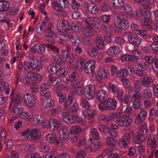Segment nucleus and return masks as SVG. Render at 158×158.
<instances>
[{
	"label": "nucleus",
	"mask_w": 158,
	"mask_h": 158,
	"mask_svg": "<svg viewBox=\"0 0 158 158\" xmlns=\"http://www.w3.org/2000/svg\"><path fill=\"white\" fill-rule=\"evenodd\" d=\"M54 26L53 24L51 23L48 25L46 28H45L44 29L45 31L46 40L51 43H55L56 41L55 39L56 38V35L52 31V29L54 28Z\"/></svg>",
	"instance_id": "f257e3e1"
},
{
	"label": "nucleus",
	"mask_w": 158,
	"mask_h": 158,
	"mask_svg": "<svg viewBox=\"0 0 158 158\" xmlns=\"http://www.w3.org/2000/svg\"><path fill=\"white\" fill-rule=\"evenodd\" d=\"M116 22L119 26L120 27L124 30H127L129 27L127 17L123 13H120L118 14Z\"/></svg>",
	"instance_id": "f03ea898"
},
{
	"label": "nucleus",
	"mask_w": 158,
	"mask_h": 158,
	"mask_svg": "<svg viewBox=\"0 0 158 158\" xmlns=\"http://www.w3.org/2000/svg\"><path fill=\"white\" fill-rule=\"evenodd\" d=\"M83 21L87 24L91 26L95 30H100L101 29V25L100 24V20L97 17H88L83 18Z\"/></svg>",
	"instance_id": "7ed1b4c3"
},
{
	"label": "nucleus",
	"mask_w": 158,
	"mask_h": 158,
	"mask_svg": "<svg viewBox=\"0 0 158 158\" xmlns=\"http://www.w3.org/2000/svg\"><path fill=\"white\" fill-rule=\"evenodd\" d=\"M131 122V118L127 115L120 116L116 120V123L118 125L123 127H127Z\"/></svg>",
	"instance_id": "20e7f679"
},
{
	"label": "nucleus",
	"mask_w": 158,
	"mask_h": 158,
	"mask_svg": "<svg viewBox=\"0 0 158 158\" xmlns=\"http://www.w3.org/2000/svg\"><path fill=\"white\" fill-rule=\"evenodd\" d=\"M127 34L128 41L130 44L135 46H137L141 44L142 40L140 37L130 33H127Z\"/></svg>",
	"instance_id": "39448f33"
},
{
	"label": "nucleus",
	"mask_w": 158,
	"mask_h": 158,
	"mask_svg": "<svg viewBox=\"0 0 158 158\" xmlns=\"http://www.w3.org/2000/svg\"><path fill=\"white\" fill-rule=\"evenodd\" d=\"M116 98L120 102L128 105L130 101L131 96L129 94L126 95L122 90H120L117 93Z\"/></svg>",
	"instance_id": "423d86ee"
},
{
	"label": "nucleus",
	"mask_w": 158,
	"mask_h": 158,
	"mask_svg": "<svg viewBox=\"0 0 158 158\" xmlns=\"http://www.w3.org/2000/svg\"><path fill=\"white\" fill-rule=\"evenodd\" d=\"M46 138L47 141L50 143H55L56 146L62 145V141L54 134H48L46 135Z\"/></svg>",
	"instance_id": "0eeeda50"
},
{
	"label": "nucleus",
	"mask_w": 158,
	"mask_h": 158,
	"mask_svg": "<svg viewBox=\"0 0 158 158\" xmlns=\"http://www.w3.org/2000/svg\"><path fill=\"white\" fill-rule=\"evenodd\" d=\"M147 115V113L146 111L142 108L140 109L139 112L135 119V123L137 124H140L146 119Z\"/></svg>",
	"instance_id": "6e6552de"
},
{
	"label": "nucleus",
	"mask_w": 158,
	"mask_h": 158,
	"mask_svg": "<svg viewBox=\"0 0 158 158\" xmlns=\"http://www.w3.org/2000/svg\"><path fill=\"white\" fill-rule=\"evenodd\" d=\"M24 102L27 106L30 108L33 107L35 105V98L31 94L27 93L24 96Z\"/></svg>",
	"instance_id": "1a4fd4ad"
},
{
	"label": "nucleus",
	"mask_w": 158,
	"mask_h": 158,
	"mask_svg": "<svg viewBox=\"0 0 158 158\" xmlns=\"http://www.w3.org/2000/svg\"><path fill=\"white\" fill-rule=\"evenodd\" d=\"M53 8L57 9V7L63 8H66L69 6V3L67 0H56L53 2Z\"/></svg>",
	"instance_id": "9d476101"
},
{
	"label": "nucleus",
	"mask_w": 158,
	"mask_h": 158,
	"mask_svg": "<svg viewBox=\"0 0 158 158\" xmlns=\"http://www.w3.org/2000/svg\"><path fill=\"white\" fill-rule=\"evenodd\" d=\"M95 63L94 60L88 61L85 64L84 71L87 74L93 73L95 68Z\"/></svg>",
	"instance_id": "9b49d317"
},
{
	"label": "nucleus",
	"mask_w": 158,
	"mask_h": 158,
	"mask_svg": "<svg viewBox=\"0 0 158 158\" xmlns=\"http://www.w3.org/2000/svg\"><path fill=\"white\" fill-rule=\"evenodd\" d=\"M88 88L86 89L85 92V97L89 100L94 98L95 94V87L93 85H89L88 86Z\"/></svg>",
	"instance_id": "f8f14e48"
},
{
	"label": "nucleus",
	"mask_w": 158,
	"mask_h": 158,
	"mask_svg": "<svg viewBox=\"0 0 158 158\" xmlns=\"http://www.w3.org/2000/svg\"><path fill=\"white\" fill-rule=\"evenodd\" d=\"M45 46L44 44H36L31 48L30 52L31 53L35 54L38 53L40 54H42L45 52Z\"/></svg>",
	"instance_id": "ddd939ff"
},
{
	"label": "nucleus",
	"mask_w": 158,
	"mask_h": 158,
	"mask_svg": "<svg viewBox=\"0 0 158 158\" xmlns=\"http://www.w3.org/2000/svg\"><path fill=\"white\" fill-rule=\"evenodd\" d=\"M62 114L63 121L68 124L75 123L78 118L77 116L66 114L64 113H62Z\"/></svg>",
	"instance_id": "4468645a"
},
{
	"label": "nucleus",
	"mask_w": 158,
	"mask_h": 158,
	"mask_svg": "<svg viewBox=\"0 0 158 158\" xmlns=\"http://www.w3.org/2000/svg\"><path fill=\"white\" fill-rule=\"evenodd\" d=\"M31 141L37 142L40 139V133L37 128H33L30 131L29 134Z\"/></svg>",
	"instance_id": "2eb2a0df"
},
{
	"label": "nucleus",
	"mask_w": 158,
	"mask_h": 158,
	"mask_svg": "<svg viewBox=\"0 0 158 158\" xmlns=\"http://www.w3.org/2000/svg\"><path fill=\"white\" fill-rule=\"evenodd\" d=\"M107 105L109 110H113L115 109L117 105V101L111 97H108L105 102Z\"/></svg>",
	"instance_id": "dca6fc26"
},
{
	"label": "nucleus",
	"mask_w": 158,
	"mask_h": 158,
	"mask_svg": "<svg viewBox=\"0 0 158 158\" xmlns=\"http://www.w3.org/2000/svg\"><path fill=\"white\" fill-rule=\"evenodd\" d=\"M31 63L32 64L33 70H34L35 72H39L42 68L41 62L36 58H31Z\"/></svg>",
	"instance_id": "f3484780"
},
{
	"label": "nucleus",
	"mask_w": 158,
	"mask_h": 158,
	"mask_svg": "<svg viewBox=\"0 0 158 158\" xmlns=\"http://www.w3.org/2000/svg\"><path fill=\"white\" fill-rule=\"evenodd\" d=\"M120 52L119 47L117 46L110 47L107 50L106 53L108 54L113 56H115Z\"/></svg>",
	"instance_id": "a211bd4d"
},
{
	"label": "nucleus",
	"mask_w": 158,
	"mask_h": 158,
	"mask_svg": "<svg viewBox=\"0 0 158 158\" xmlns=\"http://www.w3.org/2000/svg\"><path fill=\"white\" fill-rule=\"evenodd\" d=\"M50 122L52 131L57 130L59 127L62 126V122L60 119H51L50 120Z\"/></svg>",
	"instance_id": "6ab92c4d"
},
{
	"label": "nucleus",
	"mask_w": 158,
	"mask_h": 158,
	"mask_svg": "<svg viewBox=\"0 0 158 158\" xmlns=\"http://www.w3.org/2000/svg\"><path fill=\"white\" fill-rule=\"evenodd\" d=\"M27 76L29 78L36 82H39L42 80L41 75L32 72L28 73H27Z\"/></svg>",
	"instance_id": "aec40b11"
},
{
	"label": "nucleus",
	"mask_w": 158,
	"mask_h": 158,
	"mask_svg": "<svg viewBox=\"0 0 158 158\" xmlns=\"http://www.w3.org/2000/svg\"><path fill=\"white\" fill-rule=\"evenodd\" d=\"M98 74L99 79L97 77L96 79L99 83H101L102 81L104 80L107 77V73L104 69L99 70L98 71Z\"/></svg>",
	"instance_id": "412c9836"
},
{
	"label": "nucleus",
	"mask_w": 158,
	"mask_h": 158,
	"mask_svg": "<svg viewBox=\"0 0 158 158\" xmlns=\"http://www.w3.org/2000/svg\"><path fill=\"white\" fill-rule=\"evenodd\" d=\"M145 139L144 135L139 133H136L133 138V141L136 143L140 144L143 142Z\"/></svg>",
	"instance_id": "4be33fe9"
},
{
	"label": "nucleus",
	"mask_w": 158,
	"mask_h": 158,
	"mask_svg": "<svg viewBox=\"0 0 158 158\" xmlns=\"http://www.w3.org/2000/svg\"><path fill=\"white\" fill-rule=\"evenodd\" d=\"M42 104L43 105H44L45 108L48 109L54 106V102L53 100L47 98L42 100Z\"/></svg>",
	"instance_id": "5701e85b"
},
{
	"label": "nucleus",
	"mask_w": 158,
	"mask_h": 158,
	"mask_svg": "<svg viewBox=\"0 0 158 158\" xmlns=\"http://www.w3.org/2000/svg\"><path fill=\"white\" fill-rule=\"evenodd\" d=\"M96 97L98 100L103 102H105L108 98L105 90L102 89L97 91Z\"/></svg>",
	"instance_id": "b1692460"
},
{
	"label": "nucleus",
	"mask_w": 158,
	"mask_h": 158,
	"mask_svg": "<svg viewBox=\"0 0 158 158\" xmlns=\"http://www.w3.org/2000/svg\"><path fill=\"white\" fill-rule=\"evenodd\" d=\"M22 100L21 96L19 95H16L15 97H12L9 106L11 107V105H17L20 104Z\"/></svg>",
	"instance_id": "393cba45"
},
{
	"label": "nucleus",
	"mask_w": 158,
	"mask_h": 158,
	"mask_svg": "<svg viewBox=\"0 0 158 158\" xmlns=\"http://www.w3.org/2000/svg\"><path fill=\"white\" fill-rule=\"evenodd\" d=\"M48 81L53 85L59 84L61 81V79L57 77H53L52 74L48 75Z\"/></svg>",
	"instance_id": "a878e982"
},
{
	"label": "nucleus",
	"mask_w": 158,
	"mask_h": 158,
	"mask_svg": "<svg viewBox=\"0 0 158 158\" xmlns=\"http://www.w3.org/2000/svg\"><path fill=\"white\" fill-rule=\"evenodd\" d=\"M10 8L9 2L5 0L0 1V12L6 11Z\"/></svg>",
	"instance_id": "bb28decb"
},
{
	"label": "nucleus",
	"mask_w": 158,
	"mask_h": 158,
	"mask_svg": "<svg viewBox=\"0 0 158 158\" xmlns=\"http://www.w3.org/2000/svg\"><path fill=\"white\" fill-rule=\"evenodd\" d=\"M153 80L150 77H145L143 78L141 82L144 87L148 88L149 87L150 84L152 82Z\"/></svg>",
	"instance_id": "cd10ccee"
},
{
	"label": "nucleus",
	"mask_w": 158,
	"mask_h": 158,
	"mask_svg": "<svg viewBox=\"0 0 158 158\" xmlns=\"http://www.w3.org/2000/svg\"><path fill=\"white\" fill-rule=\"evenodd\" d=\"M68 73V71L64 68L60 67L57 69L56 74L57 76L63 77L66 75Z\"/></svg>",
	"instance_id": "c85d7f7f"
},
{
	"label": "nucleus",
	"mask_w": 158,
	"mask_h": 158,
	"mask_svg": "<svg viewBox=\"0 0 158 158\" xmlns=\"http://www.w3.org/2000/svg\"><path fill=\"white\" fill-rule=\"evenodd\" d=\"M101 146V145L98 142H93L90 144V151L92 152H95L99 149Z\"/></svg>",
	"instance_id": "c756f323"
},
{
	"label": "nucleus",
	"mask_w": 158,
	"mask_h": 158,
	"mask_svg": "<svg viewBox=\"0 0 158 158\" xmlns=\"http://www.w3.org/2000/svg\"><path fill=\"white\" fill-rule=\"evenodd\" d=\"M58 65L54 64H51L48 68V71L49 73L51 74H56V73Z\"/></svg>",
	"instance_id": "7c9ffc66"
},
{
	"label": "nucleus",
	"mask_w": 158,
	"mask_h": 158,
	"mask_svg": "<svg viewBox=\"0 0 158 158\" xmlns=\"http://www.w3.org/2000/svg\"><path fill=\"white\" fill-rule=\"evenodd\" d=\"M45 46L54 53L58 54L59 52V48L55 45L49 44H45Z\"/></svg>",
	"instance_id": "2f4dec72"
},
{
	"label": "nucleus",
	"mask_w": 158,
	"mask_h": 158,
	"mask_svg": "<svg viewBox=\"0 0 158 158\" xmlns=\"http://www.w3.org/2000/svg\"><path fill=\"white\" fill-rule=\"evenodd\" d=\"M113 5L119 9H122L124 6L123 0H112Z\"/></svg>",
	"instance_id": "473e14b6"
},
{
	"label": "nucleus",
	"mask_w": 158,
	"mask_h": 158,
	"mask_svg": "<svg viewBox=\"0 0 158 158\" xmlns=\"http://www.w3.org/2000/svg\"><path fill=\"white\" fill-rule=\"evenodd\" d=\"M95 112L94 110L87 109L84 112L85 117L86 119H91L94 117Z\"/></svg>",
	"instance_id": "72a5a7b5"
},
{
	"label": "nucleus",
	"mask_w": 158,
	"mask_h": 158,
	"mask_svg": "<svg viewBox=\"0 0 158 158\" xmlns=\"http://www.w3.org/2000/svg\"><path fill=\"white\" fill-rule=\"evenodd\" d=\"M30 61L28 62H25L23 64V68L28 73L31 72L33 71V66L31 64V58L30 60Z\"/></svg>",
	"instance_id": "f704fd0d"
},
{
	"label": "nucleus",
	"mask_w": 158,
	"mask_h": 158,
	"mask_svg": "<svg viewBox=\"0 0 158 158\" xmlns=\"http://www.w3.org/2000/svg\"><path fill=\"white\" fill-rule=\"evenodd\" d=\"M73 100V97L69 95L67 98H66L64 103V108L66 109L68 108L69 106L71 104Z\"/></svg>",
	"instance_id": "c9c22d12"
},
{
	"label": "nucleus",
	"mask_w": 158,
	"mask_h": 158,
	"mask_svg": "<svg viewBox=\"0 0 158 158\" xmlns=\"http://www.w3.org/2000/svg\"><path fill=\"white\" fill-rule=\"evenodd\" d=\"M60 111L58 107L52 108L48 111L49 116L52 118L54 117L56 115L60 113Z\"/></svg>",
	"instance_id": "e433bc0d"
},
{
	"label": "nucleus",
	"mask_w": 158,
	"mask_h": 158,
	"mask_svg": "<svg viewBox=\"0 0 158 158\" xmlns=\"http://www.w3.org/2000/svg\"><path fill=\"white\" fill-rule=\"evenodd\" d=\"M61 131V138L64 140H66L68 138L69 131L65 127L62 128Z\"/></svg>",
	"instance_id": "4c0bfd02"
},
{
	"label": "nucleus",
	"mask_w": 158,
	"mask_h": 158,
	"mask_svg": "<svg viewBox=\"0 0 158 158\" xmlns=\"http://www.w3.org/2000/svg\"><path fill=\"white\" fill-rule=\"evenodd\" d=\"M90 135L92 138L94 140H98L100 138L99 135L97 130L94 128L91 130Z\"/></svg>",
	"instance_id": "58836bf2"
},
{
	"label": "nucleus",
	"mask_w": 158,
	"mask_h": 158,
	"mask_svg": "<svg viewBox=\"0 0 158 158\" xmlns=\"http://www.w3.org/2000/svg\"><path fill=\"white\" fill-rule=\"evenodd\" d=\"M96 46L99 49H102L104 48V42L102 38L100 37H98L96 38Z\"/></svg>",
	"instance_id": "ea45409f"
},
{
	"label": "nucleus",
	"mask_w": 158,
	"mask_h": 158,
	"mask_svg": "<svg viewBox=\"0 0 158 158\" xmlns=\"http://www.w3.org/2000/svg\"><path fill=\"white\" fill-rule=\"evenodd\" d=\"M67 25L68 22L63 19H59L57 20V27L59 29L60 28H62L63 27H66Z\"/></svg>",
	"instance_id": "a19ab883"
},
{
	"label": "nucleus",
	"mask_w": 158,
	"mask_h": 158,
	"mask_svg": "<svg viewBox=\"0 0 158 158\" xmlns=\"http://www.w3.org/2000/svg\"><path fill=\"white\" fill-rule=\"evenodd\" d=\"M71 26L73 30L76 32H79L81 31V27L79 22H74L72 23Z\"/></svg>",
	"instance_id": "79ce46f5"
},
{
	"label": "nucleus",
	"mask_w": 158,
	"mask_h": 158,
	"mask_svg": "<svg viewBox=\"0 0 158 158\" xmlns=\"http://www.w3.org/2000/svg\"><path fill=\"white\" fill-rule=\"evenodd\" d=\"M143 98L149 99L152 97V93L151 91L148 89H146L143 91L142 94Z\"/></svg>",
	"instance_id": "37998d69"
},
{
	"label": "nucleus",
	"mask_w": 158,
	"mask_h": 158,
	"mask_svg": "<svg viewBox=\"0 0 158 158\" xmlns=\"http://www.w3.org/2000/svg\"><path fill=\"white\" fill-rule=\"evenodd\" d=\"M80 103L81 106L85 109H88L90 107L89 103L85 98H82L81 99Z\"/></svg>",
	"instance_id": "c03bdc74"
},
{
	"label": "nucleus",
	"mask_w": 158,
	"mask_h": 158,
	"mask_svg": "<svg viewBox=\"0 0 158 158\" xmlns=\"http://www.w3.org/2000/svg\"><path fill=\"white\" fill-rule=\"evenodd\" d=\"M85 6L88 10V11L92 14H96L98 12V8L96 5L92 6L91 8H89L88 4L87 3V4L86 5V6Z\"/></svg>",
	"instance_id": "a18cd8bd"
},
{
	"label": "nucleus",
	"mask_w": 158,
	"mask_h": 158,
	"mask_svg": "<svg viewBox=\"0 0 158 158\" xmlns=\"http://www.w3.org/2000/svg\"><path fill=\"white\" fill-rule=\"evenodd\" d=\"M71 6L72 8L75 10H79L81 7V4L77 0H72Z\"/></svg>",
	"instance_id": "49530a36"
},
{
	"label": "nucleus",
	"mask_w": 158,
	"mask_h": 158,
	"mask_svg": "<svg viewBox=\"0 0 158 158\" xmlns=\"http://www.w3.org/2000/svg\"><path fill=\"white\" fill-rule=\"evenodd\" d=\"M106 140L107 144L111 147H114L116 144V141L112 137H107Z\"/></svg>",
	"instance_id": "de8ad7c7"
},
{
	"label": "nucleus",
	"mask_w": 158,
	"mask_h": 158,
	"mask_svg": "<svg viewBox=\"0 0 158 158\" xmlns=\"http://www.w3.org/2000/svg\"><path fill=\"white\" fill-rule=\"evenodd\" d=\"M71 132L73 135H79L78 134L81 131V129L80 127L78 126H74L71 128Z\"/></svg>",
	"instance_id": "09e8293b"
},
{
	"label": "nucleus",
	"mask_w": 158,
	"mask_h": 158,
	"mask_svg": "<svg viewBox=\"0 0 158 158\" xmlns=\"http://www.w3.org/2000/svg\"><path fill=\"white\" fill-rule=\"evenodd\" d=\"M142 23L144 25L146 26H149V29H151L152 28L150 25L152 23L151 18H144L141 21Z\"/></svg>",
	"instance_id": "8fccbe9b"
},
{
	"label": "nucleus",
	"mask_w": 158,
	"mask_h": 158,
	"mask_svg": "<svg viewBox=\"0 0 158 158\" xmlns=\"http://www.w3.org/2000/svg\"><path fill=\"white\" fill-rule=\"evenodd\" d=\"M77 74L76 72L72 73L69 77L67 79L68 81L71 82H75L77 79Z\"/></svg>",
	"instance_id": "3c124183"
},
{
	"label": "nucleus",
	"mask_w": 158,
	"mask_h": 158,
	"mask_svg": "<svg viewBox=\"0 0 158 158\" xmlns=\"http://www.w3.org/2000/svg\"><path fill=\"white\" fill-rule=\"evenodd\" d=\"M101 102L98 105L99 109L102 111H107L109 110L105 102Z\"/></svg>",
	"instance_id": "603ef678"
},
{
	"label": "nucleus",
	"mask_w": 158,
	"mask_h": 158,
	"mask_svg": "<svg viewBox=\"0 0 158 158\" xmlns=\"http://www.w3.org/2000/svg\"><path fill=\"white\" fill-rule=\"evenodd\" d=\"M56 94L59 97L60 103H63L66 99L65 94L62 92H56Z\"/></svg>",
	"instance_id": "864d4df0"
},
{
	"label": "nucleus",
	"mask_w": 158,
	"mask_h": 158,
	"mask_svg": "<svg viewBox=\"0 0 158 158\" xmlns=\"http://www.w3.org/2000/svg\"><path fill=\"white\" fill-rule=\"evenodd\" d=\"M67 37L71 40V42L75 45L77 46L79 44V40L77 39H75L73 35H67Z\"/></svg>",
	"instance_id": "5fc2aeb1"
},
{
	"label": "nucleus",
	"mask_w": 158,
	"mask_h": 158,
	"mask_svg": "<svg viewBox=\"0 0 158 158\" xmlns=\"http://www.w3.org/2000/svg\"><path fill=\"white\" fill-rule=\"evenodd\" d=\"M116 76L118 77H126L127 76V72L124 69H121L116 72Z\"/></svg>",
	"instance_id": "6e6d98bb"
},
{
	"label": "nucleus",
	"mask_w": 158,
	"mask_h": 158,
	"mask_svg": "<svg viewBox=\"0 0 158 158\" xmlns=\"http://www.w3.org/2000/svg\"><path fill=\"white\" fill-rule=\"evenodd\" d=\"M12 107V110L14 112V114H19L21 113L22 108L17 105H11Z\"/></svg>",
	"instance_id": "4d7b16f0"
},
{
	"label": "nucleus",
	"mask_w": 158,
	"mask_h": 158,
	"mask_svg": "<svg viewBox=\"0 0 158 158\" xmlns=\"http://www.w3.org/2000/svg\"><path fill=\"white\" fill-rule=\"evenodd\" d=\"M140 131L143 134L146 135L148 132V129L147 127V124L145 123L141 125L140 127Z\"/></svg>",
	"instance_id": "13d9d810"
},
{
	"label": "nucleus",
	"mask_w": 158,
	"mask_h": 158,
	"mask_svg": "<svg viewBox=\"0 0 158 158\" xmlns=\"http://www.w3.org/2000/svg\"><path fill=\"white\" fill-rule=\"evenodd\" d=\"M33 122L35 123H40L42 122V118L40 115L35 114L33 116Z\"/></svg>",
	"instance_id": "bf43d9fd"
},
{
	"label": "nucleus",
	"mask_w": 158,
	"mask_h": 158,
	"mask_svg": "<svg viewBox=\"0 0 158 158\" xmlns=\"http://www.w3.org/2000/svg\"><path fill=\"white\" fill-rule=\"evenodd\" d=\"M118 144L121 148H125L128 147L127 141H125L123 138L119 139Z\"/></svg>",
	"instance_id": "052dcab7"
},
{
	"label": "nucleus",
	"mask_w": 158,
	"mask_h": 158,
	"mask_svg": "<svg viewBox=\"0 0 158 158\" xmlns=\"http://www.w3.org/2000/svg\"><path fill=\"white\" fill-rule=\"evenodd\" d=\"M74 58L73 55L71 53H69L64 59V61L69 64H72L73 62Z\"/></svg>",
	"instance_id": "680f3d73"
},
{
	"label": "nucleus",
	"mask_w": 158,
	"mask_h": 158,
	"mask_svg": "<svg viewBox=\"0 0 158 158\" xmlns=\"http://www.w3.org/2000/svg\"><path fill=\"white\" fill-rule=\"evenodd\" d=\"M132 59V57L131 55L127 54L123 55L121 57V60L123 61H130Z\"/></svg>",
	"instance_id": "e2e57ef3"
},
{
	"label": "nucleus",
	"mask_w": 158,
	"mask_h": 158,
	"mask_svg": "<svg viewBox=\"0 0 158 158\" xmlns=\"http://www.w3.org/2000/svg\"><path fill=\"white\" fill-rule=\"evenodd\" d=\"M133 107L135 109H138L142 106L141 102L139 99H136L133 102Z\"/></svg>",
	"instance_id": "0e129e2a"
},
{
	"label": "nucleus",
	"mask_w": 158,
	"mask_h": 158,
	"mask_svg": "<svg viewBox=\"0 0 158 158\" xmlns=\"http://www.w3.org/2000/svg\"><path fill=\"white\" fill-rule=\"evenodd\" d=\"M141 89V85L140 82L136 81L134 84L133 90L135 92H139Z\"/></svg>",
	"instance_id": "69168bd1"
},
{
	"label": "nucleus",
	"mask_w": 158,
	"mask_h": 158,
	"mask_svg": "<svg viewBox=\"0 0 158 158\" xmlns=\"http://www.w3.org/2000/svg\"><path fill=\"white\" fill-rule=\"evenodd\" d=\"M101 19L103 22L108 23L110 21V17L108 15H102L101 17Z\"/></svg>",
	"instance_id": "338daca9"
},
{
	"label": "nucleus",
	"mask_w": 158,
	"mask_h": 158,
	"mask_svg": "<svg viewBox=\"0 0 158 158\" xmlns=\"http://www.w3.org/2000/svg\"><path fill=\"white\" fill-rule=\"evenodd\" d=\"M149 46L153 51L154 53L158 54V44L152 43L149 44Z\"/></svg>",
	"instance_id": "774afa93"
}]
</instances>
